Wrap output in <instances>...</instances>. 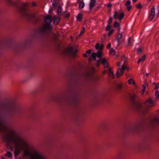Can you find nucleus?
<instances>
[{
	"label": "nucleus",
	"mask_w": 159,
	"mask_h": 159,
	"mask_svg": "<svg viewBox=\"0 0 159 159\" xmlns=\"http://www.w3.org/2000/svg\"><path fill=\"white\" fill-rule=\"evenodd\" d=\"M2 140L6 142L7 146L11 147V143L15 145L14 156L16 158L20 153V150H23L24 156H30V159H47L38 151L34 150L30 154V152L33 148L23 138L18 135L16 131L11 129L8 134L4 135Z\"/></svg>",
	"instance_id": "obj_1"
},
{
	"label": "nucleus",
	"mask_w": 159,
	"mask_h": 159,
	"mask_svg": "<svg viewBox=\"0 0 159 159\" xmlns=\"http://www.w3.org/2000/svg\"><path fill=\"white\" fill-rule=\"evenodd\" d=\"M7 0L10 4L16 5L21 15L28 21L35 24L41 21L42 16H39L38 13L33 12L30 10L28 8L26 3L20 2H14L11 0Z\"/></svg>",
	"instance_id": "obj_2"
},
{
	"label": "nucleus",
	"mask_w": 159,
	"mask_h": 159,
	"mask_svg": "<svg viewBox=\"0 0 159 159\" xmlns=\"http://www.w3.org/2000/svg\"><path fill=\"white\" fill-rule=\"evenodd\" d=\"M50 98L51 100L55 101L60 104H66L69 105L75 106L77 105L79 103L80 96L78 94L70 91L67 92L65 95H52Z\"/></svg>",
	"instance_id": "obj_3"
},
{
	"label": "nucleus",
	"mask_w": 159,
	"mask_h": 159,
	"mask_svg": "<svg viewBox=\"0 0 159 159\" xmlns=\"http://www.w3.org/2000/svg\"><path fill=\"white\" fill-rule=\"evenodd\" d=\"M0 108L11 116L15 114H20L23 111L16 107L14 103L10 99H7L4 101L0 102Z\"/></svg>",
	"instance_id": "obj_4"
},
{
	"label": "nucleus",
	"mask_w": 159,
	"mask_h": 159,
	"mask_svg": "<svg viewBox=\"0 0 159 159\" xmlns=\"http://www.w3.org/2000/svg\"><path fill=\"white\" fill-rule=\"evenodd\" d=\"M137 98V95L135 93H133L129 96V99L132 108L136 111L143 114L148 112L149 111V109L148 108L143 107L142 102L136 101L135 99Z\"/></svg>",
	"instance_id": "obj_5"
},
{
	"label": "nucleus",
	"mask_w": 159,
	"mask_h": 159,
	"mask_svg": "<svg viewBox=\"0 0 159 159\" xmlns=\"http://www.w3.org/2000/svg\"><path fill=\"white\" fill-rule=\"evenodd\" d=\"M146 125V120L143 118L138 122L129 125L127 127V130L129 132H139L142 131Z\"/></svg>",
	"instance_id": "obj_6"
},
{
	"label": "nucleus",
	"mask_w": 159,
	"mask_h": 159,
	"mask_svg": "<svg viewBox=\"0 0 159 159\" xmlns=\"http://www.w3.org/2000/svg\"><path fill=\"white\" fill-rule=\"evenodd\" d=\"M78 51L77 49H75L74 50V47L70 46L64 49V53L65 55H70L71 57H74L76 56Z\"/></svg>",
	"instance_id": "obj_7"
},
{
	"label": "nucleus",
	"mask_w": 159,
	"mask_h": 159,
	"mask_svg": "<svg viewBox=\"0 0 159 159\" xmlns=\"http://www.w3.org/2000/svg\"><path fill=\"white\" fill-rule=\"evenodd\" d=\"M31 41V39L30 38H28L25 39L24 42L18 43L15 46L16 50H17L19 49L24 48L30 44Z\"/></svg>",
	"instance_id": "obj_8"
},
{
	"label": "nucleus",
	"mask_w": 159,
	"mask_h": 159,
	"mask_svg": "<svg viewBox=\"0 0 159 159\" xmlns=\"http://www.w3.org/2000/svg\"><path fill=\"white\" fill-rule=\"evenodd\" d=\"M149 124L152 128H155L159 126V117L155 116L150 119Z\"/></svg>",
	"instance_id": "obj_9"
},
{
	"label": "nucleus",
	"mask_w": 159,
	"mask_h": 159,
	"mask_svg": "<svg viewBox=\"0 0 159 159\" xmlns=\"http://www.w3.org/2000/svg\"><path fill=\"white\" fill-rule=\"evenodd\" d=\"M52 29V26L49 24H45L42 26L38 29V31L39 33L43 34L45 33L46 30L51 31Z\"/></svg>",
	"instance_id": "obj_10"
},
{
	"label": "nucleus",
	"mask_w": 159,
	"mask_h": 159,
	"mask_svg": "<svg viewBox=\"0 0 159 159\" xmlns=\"http://www.w3.org/2000/svg\"><path fill=\"white\" fill-rule=\"evenodd\" d=\"M155 103V101L153 100L152 98L150 97H149L144 102V104L148 108L152 107L154 105Z\"/></svg>",
	"instance_id": "obj_11"
},
{
	"label": "nucleus",
	"mask_w": 159,
	"mask_h": 159,
	"mask_svg": "<svg viewBox=\"0 0 159 159\" xmlns=\"http://www.w3.org/2000/svg\"><path fill=\"white\" fill-rule=\"evenodd\" d=\"M89 70L87 71L84 74V76L87 78L90 77L95 70V68L93 67H90L89 68Z\"/></svg>",
	"instance_id": "obj_12"
},
{
	"label": "nucleus",
	"mask_w": 159,
	"mask_h": 159,
	"mask_svg": "<svg viewBox=\"0 0 159 159\" xmlns=\"http://www.w3.org/2000/svg\"><path fill=\"white\" fill-rule=\"evenodd\" d=\"M155 16V7L154 6H152L148 17V19L150 21H152L154 18Z\"/></svg>",
	"instance_id": "obj_13"
},
{
	"label": "nucleus",
	"mask_w": 159,
	"mask_h": 159,
	"mask_svg": "<svg viewBox=\"0 0 159 159\" xmlns=\"http://www.w3.org/2000/svg\"><path fill=\"white\" fill-rule=\"evenodd\" d=\"M44 20L45 22V24H49L50 25H51V23L52 21V16L48 15H46L44 16Z\"/></svg>",
	"instance_id": "obj_14"
},
{
	"label": "nucleus",
	"mask_w": 159,
	"mask_h": 159,
	"mask_svg": "<svg viewBox=\"0 0 159 159\" xmlns=\"http://www.w3.org/2000/svg\"><path fill=\"white\" fill-rule=\"evenodd\" d=\"M59 35L58 34H55L52 33V34L50 36L51 40L53 42H56L58 39Z\"/></svg>",
	"instance_id": "obj_15"
},
{
	"label": "nucleus",
	"mask_w": 159,
	"mask_h": 159,
	"mask_svg": "<svg viewBox=\"0 0 159 159\" xmlns=\"http://www.w3.org/2000/svg\"><path fill=\"white\" fill-rule=\"evenodd\" d=\"M148 146V144L145 143L139 144L137 146V148L139 150H144Z\"/></svg>",
	"instance_id": "obj_16"
},
{
	"label": "nucleus",
	"mask_w": 159,
	"mask_h": 159,
	"mask_svg": "<svg viewBox=\"0 0 159 159\" xmlns=\"http://www.w3.org/2000/svg\"><path fill=\"white\" fill-rule=\"evenodd\" d=\"M101 63L103 64L104 68H106L108 66V64L106 58L102 59Z\"/></svg>",
	"instance_id": "obj_17"
},
{
	"label": "nucleus",
	"mask_w": 159,
	"mask_h": 159,
	"mask_svg": "<svg viewBox=\"0 0 159 159\" xmlns=\"http://www.w3.org/2000/svg\"><path fill=\"white\" fill-rule=\"evenodd\" d=\"M124 73V71L120 68L118 69L116 74L117 78H118L120 76L122 75Z\"/></svg>",
	"instance_id": "obj_18"
},
{
	"label": "nucleus",
	"mask_w": 159,
	"mask_h": 159,
	"mask_svg": "<svg viewBox=\"0 0 159 159\" xmlns=\"http://www.w3.org/2000/svg\"><path fill=\"white\" fill-rule=\"evenodd\" d=\"M104 45L103 44H101L100 46V44L99 43H97L95 45V48L97 50L99 49V50L102 51Z\"/></svg>",
	"instance_id": "obj_19"
},
{
	"label": "nucleus",
	"mask_w": 159,
	"mask_h": 159,
	"mask_svg": "<svg viewBox=\"0 0 159 159\" xmlns=\"http://www.w3.org/2000/svg\"><path fill=\"white\" fill-rule=\"evenodd\" d=\"M131 2L129 0L125 2V5L127 7V10L128 11H130L132 8V6H130Z\"/></svg>",
	"instance_id": "obj_20"
},
{
	"label": "nucleus",
	"mask_w": 159,
	"mask_h": 159,
	"mask_svg": "<svg viewBox=\"0 0 159 159\" xmlns=\"http://www.w3.org/2000/svg\"><path fill=\"white\" fill-rule=\"evenodd\" d=\"M96 0H91L89 3V9H92L96 4Z\"/></svg>",
	"instance_id": "obj_21"
},
{
	"label": "nucleus",
	"mask_w": 159,
	"mask_h": 159,
	"mask_svg": "<svg viewBox=\"0 0 159 159\" xmlns=\"http://www.w3.org/2000/svg\"><path fill=\"white\" fill-rule=\"evenodd\" d=\"M122 37V34H119L116 37V39L117 41L118 44L119 45L120 43V41Z\"/></svg>",
	"instance_id": "obj_22"
},
{
	"label": "nucleus",
	"mask_w": 159,
	"mask_h": 159,
	"mask_svg": "<svg viewBox=\"0 0 159 159\" xmlns=\"http://www.w3.org/2000/svg\"><path fill=\"white\" fill-rule=\"evenodd\" d=\"M76 18L77 20L78 21H81L83 18V15L81 13L79 14L77 16Z\"/></svg>",
	"instance_id": "obj_23"
},
{
	"label": "nucleus",
	"mask_w": 159,
	"mask_h": 159,
	"mask_svg": "<svg viewBox=\"0 0 159 159\" xmlns=\"http://www.w3.org/2000/svg\"><path fill=\"white\" fill-rule=\"evenodd\" d=\"M146 55H143L141 58H140L139 59V60H138L137 61V63L138 64H139L141 62H143L145 60V58H146Z\"/></svg>",
	"instance_id": "obj_24"
},
{
	"label": "nucleus",
	"mask_w": 159,
	"mask_h": 159,
	"mask_svg": "<svg viewBox=\"0 0 159 159\" xmlns=\"http://www.w3.org/2000/svg\"><path fill=\"white\" fill-rule=\"evenodd\" d=\"M54 18L53 23L55 25H57L58 23V21H60L61 20V18L59 17H55Z\"/></svg>",
	"instance_id": "obj_25"
},
{
	"label": "nucleus",
	"mask_w": 159,
	"mask_h": 159,
	"mask_svg": "<svg viewBox=\"0 0 159 159\" xmlns=\"http://www.w3.org/2000/svg\"><path fill=\"white\" fill-rule=\"evenodd\" d=\"M122 85L121 84H117L116 85V89L117 90H120L122 88Z\"/></svg>",
	"instance_id": "obj_26"
},
{
	"label": "nucleus",
	"mask_w": 159,
	"mask_h": 159,
	"mask_svg": "<svg viewBox=\"0 0 159 159\" xmlns=\"http://www.w3.org/2000/svg\"><path fill=\"white\" fill-rule=\"evenodd\" d=\"M4 126V123L2 119L0 118V129L2 130Z\"/></svg>",
	"instance_id": "obj_27"
},
{
	"label": "nucleus",
	"mask_w": 159,
	"mask_h": 159,
	"mask_svg": "<svg viewBox=\"0 0 159 159\" xmlns=\"http://www.w3.org/2000/svg\"><path fill=\"white\" fill-rule=\"evenodd\" d=\"M102 51L99 50L96 53L97 57L98 58H100L102 57Z\"/></svg>",
	"instance_id": "obj_28"
},
{
	"label": "nucleus",
	"mask_w": 159,
	"mask_h": 159,
	"mask_svg": "<svg viewBox=\"0 0 159 159\" xmlns=\"http://www.w3.org/2000/svg\"><path fill=\"white\" fill-rule=\"evenodd\" d=\"M84 6V3L83 1L80 2L79 7L80 9H82L83 8Z\"/></svg>",
	"instance_id": "obj_29"
},
{
	"label": "nucleus",
	"mask_w": 159,
	"mask_h": 159,
	"mask_svg": "<svg viewBox=\"0 0 159 159\" xmlns=\"http://www.w3.org/2000/svg\"><path fill=\"white\" fill-rule=\"evenodd\" d=\"M107 125V122L105 121H103L102 122L100 125V127L105 128H106Z\"/></svg>",
	"instance_id": "obj_30"
},
{
	"label": "nucleus",
	"mask_w": 159,
	"mask_h": 159,
	"mask_svg": "<svg viewBox=\"0 0 159 159\" xmlns=\"http://www.w3.org/2000/svg\"><path fill=\"white\" fill-rule=\"evenodd\" d=\"M5 156H8L9 158H12V155L11 152L9 151L7 152L6 154L4 155Z\"/></svg>",
	"instance_id": "obj_31"
},
{
	"label": "nucleus",
	"mask_w": 159,
	"mask_h": 159,
	"mask_svg": "<svg viewBox=\"0 0 159 159\" xmlns=\"http://www.w3.org/2000/svg\"><path fill=\"white\" fill-rule=\"evenodd\" d=\"M93 81L94 82H96L100 80V78L98 76H94L93 77Z\"/></svg>",
	"instance_id": "obj_32"
},
{
	"label": "nucleus",
	"mask_w": 159,
	"mask_h": 159,
	"mask_svg": "<svg viewBox=\"0 0 159 159\" xmlns=\"http://www.w3.org/2000/svg\"><path fill=\"white\" fill-rule=\"evenodd\" d=\"M125 16V13L124 12H122L120 13L118 17V19L119 20H120L123 19Z\"/></svg>",
	"instance_id": "obj_33"
},
{
	"label": "nucleus",
	"mask_w": 159,
	"mask_h": 159,
	"mask_svg": "<svg viewBox=\"0 0 159 159\" xmlns=\"http://www.w3.org/2000/svg\"><path fill=\"white\" fill-rule=\"evenodd\" d=\"M92 57L93 58V60L94 61L96 60V53L95 52H93L91 54Z\"/></svg>",
	"instance_id": "obj_34"
},
{
	"label": "nucleus",
	"mask_w": 159,
	"mask_h": 159,
	"mask_svg": "<svg viewBox=\"0 0 159 159\" xmlns=\"http://www.w3.org/2000/svg\"><path fill=\"white\" fill-rule=\"evenodd\" d=\"M57 14L58 16L61 15V8L60 6H59L57 11Z\"/></svg>",
	"instance_id": "obj_35"
},
{
	"label": "nucleus",
	"mask_w": 159,
	"mask_h": 159,
	"mask_svg": "<svg viewBox=\"0 0 159 159\" xmlns=\"http://www.w3.org/2000/svg\"><path fill=\"white\" fill-rule=\"evenodd\" d=\"M128 82L129 84H135V82L133 79H130L128 80Z\"/></svg>",
	"instance_id": "obj_36"
},
{
	"label": "nucleus",
	"mask_w": 159,
	"mask_h": 159,
	"mask_svg": "<svg viewBox=\"0 0 159 159\" xmlns=\"http://www.w3.org/2000/svg\"><path fill=\"white\" fill-rule=\"evenodd\" d=\"M143 49V47H140L137 50V53L138 54L141 53Z\"/></svg>",
	"instance_id": "obj_37"
},
{
	"label": "nucleus",
	"mask_w": 159,
	"mask_h": 159,
	"mask_svg": "<svg viewBox=\"0 0 159 159\" xmlns=\"http://www.w3.org/2000/svg\"><path fill=\"white\" fill-rule=\"evenodd\" d=\"M113 26L115 28L118 27L120 26V25L117 21H115L114 24Z\"/></svg>",
	"instance_id": "obj_38"
},
{
	"label": "nucleus",
	"mask_w": 159,
	"mask_h": 159,
	"mask_svg": "<svg viewBox=\"0 0 159 159\" xmlns=\"http://www.w3.org/2000/svg\"><path fill=\"white\" fill-rule=\"evenodd\" d=\"M102 59L100 58L97 61L96 63V66L98 67L99 66L100 63H101Z\"/></svg>",
	"instance_id": "obj_39"
},
{
	"label": "nucleus",
	"mask_w": 159,
	"mask_h": 159,
	"mask_svg": "<svg viewBox=\"0 0 159 159\" xmlns=\"http://www.w3.org/2000/svg\"><path fill=\"white\" fill-rule=\"evenodd\" d=\"M113 53L112 54L113 55H115L116 54V52L115 51V50L114 48H111L110 50V52L109 54H110V53Z\"/></svg>",
	"instance_id": "obj_40"
},
{
	"label": "nucleus",
	"mask_w": 159,
	"mask_h": 159,
	"mask_svg": "<svg viewBox=\"0 0 159 159\" xmlns=\"http://www.w3.org/2000/svg\"><path fill=\"white\" fill-rule=\"evenodd\" d=\"M146 87L144 85H142V89L141 91V93L142 94H143L144 93V92L146 90Z\"/></svg>",
	"instance_id": "obj_41"
},
{
	"label": "nucleus",
	"mask_w": 159,
	"mask_h": 159,
	"mask_svg": "<svg viewBox=\"0 0 159 159\" xmlns=\"http://www.w3.org/2000/svg\"><path fill=\"white\" fill-rule=\"evenodd\" d=\"M118 14L117 12L116 11L113 15L114 18L115 19H117L118 18Z\"/></svg>",
	"instance_id": "obj_42"
},
{
	"label": "nucleus",
	"mask_w": 159,
	"mask_h": 159,
	"mask_svg": "<svg viewBox=\"0 0 159 159\" xmlns=\"http://www.w3.org/2000/svg\"><path fill=\"white\" fill-rule=\"evenodd\" d=\"M112 159H123V157L122 156L120 155L115 157Z\"/></svg>",
	"instance_id": "obj_43"
},
{
	"label": "nucleus",
	"mask_w": 159,
	"mask_h": 159,
	"mask_svg": "<svg viewBox=\"0 0 159 159\" xmlns=\"http://www.w3.org/2000/svg\"><path fill=\"white\" fill-rule=\"evenodd\" d=\"M155 95L157 98L159 100V91H157L155 93Z\"/></svg>",
	"instance_id": "obj_44"
},
{
	"label": "nucleus",
	"mask_w": 159,
	"mask_h": 159,
	"mask_svg": "<svg viewBox=\"0 0 159 159\" xmlns=\"http://www.w3.org/2000/svg\"><path fill=\"white\" fill-rule=\"evenodd\" d=\"M136 7L138 9H141L142 8L141 4L140 3H139L138 4L136 5Z\"/></svg>",
	"instance_id": "obj_45"
},
{
	"label": "nucleus",
	"mask_w": 159,
	"mask_h": 159,
	"mask_svg": "<svg viewBox=\"0 0 159 159\" xmlns=\"http://www.w3.org/2000/svg\"><path fill=\"white\" fill-rule=\"evenodd\" d=\"M111 27V25H108L105 28L106 30L107 31L110 30V29Z\"/></svg>",
	"instance_id": "obj_46"
},
{
	"label": "nucleus",
	"mask_w": 159,
	"mask_h": 159,
	"mask_svg": "<svg viewBox=\"0 0 159 159\" xmlns=\"http://www.w3.org/2000/svg\"><path fill=\"white\" fill-rule=\"evenodd\" d=\"M85 28L84 27H82V30L80 32V33L79 34V35L81 36L82 34H83L84 32L85 31Z\"/></svg>",
	"instance_id": "obj_47"
},
{
	"label": "nucleus",
	"mask_w": 159,
	"mask_h": 159,
	"mask_svg": "<svg viewBox=\"0 0 159 159\" xmlns=\"http://www.w3.org/2000/svg\"><path fill=\"white\" fill-rule=\"evenodd\" d=\"M109 32L107 34L108 36H110L114 32V30L113 29L111 30H109Z\"/></svg>",
	"instance_id": "obj_48"
},
{
	"label": "nucleus",
	"mask_w": 159,
	"mask_h": 159,
	"mask_svg": "<svg viewBox=\"0 0 159 159\" xmlns=\"http://www.w3.org/2000/svg\"><path fill=\"white\" fill-rule=\"evenodd\" d=\"M112 18L111 17H110L109 18L108 21V24H111L112 22Z\"/></svg>",
	"instance_id": "obj_49"
},
{
	"label": "nucleus",
	"mask_w": 159,
	"mask_h": 159,
	"mask_svg": "<svg viewBox=\"0 0 159 159\" xmlns=\"http://www.w3.org/2000/svg\"><path fill=\"white\" fill-rule=\"evenodd\" d=\"M109 76L110 77H112V78H114V75L113 73V72L110 73L109 75Z\"/></svg>",
	"instance_id": "obj_50"
},
{
	"label": "nucleus",
	"mask_w": 159,
	"mask_h": 159,
	"mask_svg": "<svg viewBox=\"0 0 159 159\" xmlns=\"http://www.w3.org/2000/svg\"><path fill=\"white\" fill-rule=\"evenodd\" d=\"M121 59L122 61H127V58L124 55L122 56Z\"/></svg>",
	"instance_id": "obj_51"
},
{
	"label": "nucleus",
	"mask_w": 159,
	"mask_h": 159,
	"mask_svg": "<svg viewBox=\"0 0 159 159\" xmlns=\"http://www.w3.org/2000/svg\"><path fill=\"white\" fill-rule=\"evenodd\" d=\"M92 52L91 49H89L86 51V53L87 54H90Z\"/></svg>",
	"instance_id": "obj_52"
},
{
	"label": "nucleus",
	"mask_w": 159,
	"mask_h": 159,
	"mask_svg": "<svg viewBox=\"0 0 159 159\" xmlns=\"http://www.w3.org/2000/svg\"><path fill=\"white\" fill-rule=\"evenodd\" d=\"M108 72L109 73L113 72V71H112V68H110L108 69Z\"/></svg>",
	"instance_id": "obj_53"
},
{
	"label": "nucleus",
	"mask_w": 159,
	"mask_h": 159,
	"mask_svg": "<svg viewBox=\"0 0 159 159\" xmlns=\"http://www.w3.org/2000/svg\"><path fill=\"white\" fill-rule=\"evenodd\" d=\"M159 88V83L156 85L155 87V89H158Z\"/></svg>",
	"instance_id": "obj_54"
},
{
	"label": "nucleus",
	"mask_w": 159,
	"mask_h": 159,
	"mask_svg": "<svg viewBox=\"0 0 159 159\" xmlns=\"http://www.w3.org/2000/svg\"><path fill=\"white\" fill-rule=\"evenodd\" d=\"M111 46V43H109L108 44V45H107V49H109L110 48Z\"/></svg>",
	"instance_id": "obj_55"
},
{
	"label": "nucleus",
	"mask_w": 159,
	"mask_h": 159,
	"mask_svg": "<svg viewBox=\"0 0 159 159\" xmlns=\"http://www.w3.org/2000/svg\"><path fill=\"white\" fill-rule=\"evenodd\" d=\"M126 68V66H125L124 65H122V68L121 69L124 71V70Z\"/></svg>",
	"instance_id": "obj_56"
},
{
	"label": "nucleus",
	"mask_w": 159,
	"mask_h": 159,
	"mask_svg": "<svg viewBox=\"0 0 159 159\" xmlns=\"http://www.w3.org/2000/svg\"><path fill=\"white\" fill-rule=\"evenodd\" d=\"M70 14L69 13H68L67 15L65 16V17L66 18H68L70 17Z\"/></svg>",
	"instance_id": "obj_57"
},
{
	"label": "nucleus",
	"mask_w": 159,
	"mask_h": 159,
	"mask_svg": "<svg viewBox=\"0 0 159 159\" xmlns=\"http://www.w3.org/2000/svg\"><path fill=\"white\" fill-rule=\"evenodd\" d=\"M128 45L127 46H128L129 45L130 43V37L128 38Z\"/></svg>",
	"instance_id": "obj_58"
},
{
	"label": "nucleus",
	"mask_w": 159,
	"mask_h": 159,
	"mask_svg": "<svg viewBox=\"0 0 159 159\" xmlns=\"http://www.w3.org/2000/svg\"><path fill=\"white\" fill-rule=\"evenodd\" d=\"M127 61H124V63L123 65H124L125 66H126L127 65Z\"/></svg>",
	"instance_id": "obj_59"
},
{
	"label": "nucleus",
	"mask_w": 159,
	"mask_h": 159,
	"mask_svg": "<svg viewBox=\"0 0 159 159\" xmlns=\"http://www.w3.org/2000/svg\"><path fill=\"white\" fill-rule=\"evenodd\" d=\"M111 6H112V4H111L110 3H109L107 4V7H108L110 8V7H111Z\"/></svg>",
	"instance_id": "obj_60"
},
{
	"label": "nucleus",
	"mask_w": 159,
	"mask_h": 159,
	"mask_svg": "<svg viewBox=\"0 0 159 159\" xmlns=\"http://www.w3.org/2000/svg\"><path fill=\"white\" fill-rule=\"evenodd\" d=\"M83 56L84 57H88V55H87V54L86 53H84L83 54Z\"/></svg>",
	"instance_id": "obj_61"
},
{
	"label": "nucleus",
	"mask_w": 159,
	"mask_h": 159,
	"mask_svg": "<svg viewBox=\"0 0 159 159\" xmlns=\"http://www.w3.org/2000/svg\"><path fill=\"white\" fill-rule=\"evenodd\" d=\"M32 5L34 6H36V3L35 2H33L32 3Z\"/></svg>",
	"instance_id": "obj_62"
},
{
	"label": "nucleus",
	"mask_w": 159,
	"mask_h": 159,
	"mask_svg": "<svg viewBox=\"0 0 159 159\" xmlns=\"http://www.w3.org/2000/svg\"><path fill=\"white\" fill-rule=\"evenodd\" d=\"M157 9L158 11V16H159V6H158L157 7Z\"/></svg>",
	"instance_id": "obj_63"
},
{
	"label": "nucleus",
	"mask_w": 159,
	"mask_h": 159,
	"mask_svg": "<svg viewBox=\"0 0 159 159\" xmlns=\"http://www.w3.org/2000/svg\"><path fill=\"white\" fill-rule=\"evenodd\" d=\"M0 159H5V158L3 156H2Z\"/></svg>",
	"instance_id": "obj_64"
}]
</instances>
